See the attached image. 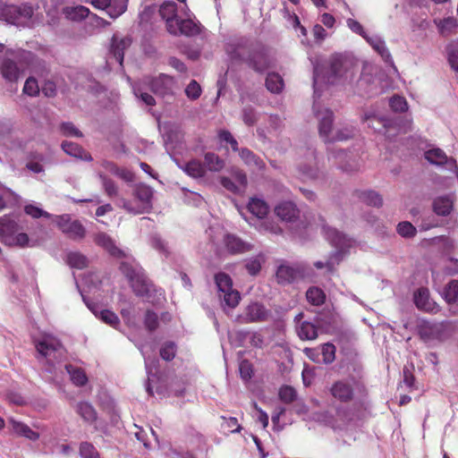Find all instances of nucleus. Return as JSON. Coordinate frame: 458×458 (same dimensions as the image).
Wrapping results in <instances>:
<instances>
[{
  "label": "nucleus",
  "mask_w": 458,
  "mask_h": 458,
  "mask_svg": "<svg viewBox=\"0 0 458 458\" xmlns=\"http://www.w3.org/2000/svg\"><path fill=\"white\" fill-rule=\"evenodd\" d=\"M122 273L128 278L134 293L139 296H146L150 292L151 284L148 281L142 268L137 264L123 261L120 265Z\"/></svg>",
  "instance_id": "obj_7"
},
{
  "label": "nucleus",
  "mask_w": 458,
  "mask_h": 458,
  "mask_svg": "<svg viewBox=\"0 0 458 458\" xmlns=\"http://www.w3.org/2000/svg\"><path fill=\"white\" fill-rule=\"evenodd\" d=\"M67 263L72 267L81 269L87 266V258L79 252H71L67 255Z\"/></svg>",
  "instance_id": "obj_45"
},
{
  "label": "nucleus",
  "mask_w": 458,
  "mask_h": 458,
  "mask_svg": "<svg viewBox=\"0 0 458 458\" xmlns=\"http://www.w3.org/2000/svg\"><path fill=\"white\" fill-rule=\"evenodd\" d=\"M414 302L418 309L437 313L439 310L437 304L430 299L429 292L426 288H420L414 293Z\"/></svg>",
  "instance_id": "obj_16"
},
{
  "label": "nucleus",
  "mask_w": 458,
  "mask_h": 458,
  "mask_svg": "<svg viewBox=\"0 0 458 458\" xmlns=\"http://www.w3.org/2000/svg\"><path fill=\"white\" fill-rule=\"evenodd\" d=\"M148 84L155 94L163 97L173 95L176 88V83L174 78L166 74H160L149 81Z\"/></svg>",
  "instance_id": "obj_14"
},
{
  "label": "nucleus",
  "mask_w": 458,
  "mask_h": 458,
  "mask_svg": "<svg viewBox=\"0 0 458 458\" xmlns=\"http://www.w3.org/2000/svg\"><path fill=\"white\" fill-rule=\"evenodd\" d=\"M265 262V258L262 254L249 259L246 261V269L251 276H256L261 269L262 264Z\"/></svg>",
  "instance_id": "obj_43"
},
{
  "label": "nucleus",
  "mask_w": 458,
  "mask_h": 458,
  "mask_svg": "<svg viewBox=\"0 0 458 458\" xmlns=\"http://www.w3.org/2000/svg\"><path fill=\"white\" fill-rule=\"evenodd\" d=\"M87 306L92 310L97 318L110 327L116 328L120 324L119 318L114 312L109 310H99L96 305H90L89 303H87Z\"/></svg>",
  "instance_id": "obj_24"
},
{
  "label": "nucleus",
  "mask_w": 458,
  "mask_h": 458,
  "mask_svg": "<svg viewBox=\"0 0 458 458\" xmlns=\"http://www.w3.org/2000/svg\"><path fill=\"white\" fill-rule=\"evenodd\" d=\"M357 64L350 57L343 55H335L329 60V68L326 74H322L318 66L314 67L313 87L314 94L319 91L322 83L332 85H345L351 83L357 72Z\"/></svg>",
  "instance_id": "obj_1"
},
{
  "label": "nucleus",
  "mask_w": 458,
  "mask_h": 458,
  "mask_svg": "<svg viewBox=\"0 0 458 458\" xmlns=\"http://www.w3.org/2000/svg\"><path fill=\"white\" fill-rule=\"evenodd\" d=\"M389 105L395 112H404L408 109V104L405 98L400 96L393 97L389 101Z\"/></svg>",
  "instance_id": "obj_54"
},
{
  "label": "nucleus",
  "mask_w": 458,
  "mask_h": 458,
  "mask_svg": "<svg viewBox=\"0 0 458 458\" xmlns=\"http://www.w3.org/2000/svg\"><path fill=\"white\" fill-rule=\"evenodd\" d=\"M56 223L62 232L73 240H81L85 236L83 225L77 220H71L69 215L56 217Z\"/></svg>",
  "instance_id": "obj_13"
},
{
  "label": "nucleus",
  "mask_w": 458,
  "mask_h": 458,
  "mask_svg": "<svg viewBox=\"0 0 458 458\" xmlns=\"http://www.w3.org/2000/svg\"><path fill=\"white\" fill-rule=\"evenodd\" d=\"M169 33L173 35L183 34L186 36H193L199 32L197 23L191 20H179L174 25H170Z\"/></svg>",
  "instance_id": "obj_18"
},
{
  "label": "nucleus",
  "mask_w": 458,
  "mask_h": 458,
  "mask_svg": "<svg viewBox=\"0 0 458 458\" xmlns=\"http://www.w3.org/2000/svg\"><path fill=\"white\" fill-rule=\"evenodd\" d=\"M80 455L81 458H100L96 448L88 442H83L80 445Z\"/></svg>",
  "instance_id": "obj_50"
},
{
  "label": "nucleus",
  "mask_w": 458,
  "mask_h": 458,
  "mask_svg": "<svg viewBox=\"0 0 458 458\" xmlns=\"http://www.w3.org/2000/svg\"><path fill=\"white\" fill-rule=\"evenodd\" d=\"M65 17L71 21H81L88 17L89 14V9L83 5L68 6L63 10Z\"/></svg>",
  "instance_id": "obj_30"
},
{
  "label": "nucleus",
  "mask_w": 458,
  "mask_h": 458,
  "mask_svg": "<svg viewBox=\"0 0 458 458\" xmlns=\"http://www.w3.org/2000/svg\"><path fill=\"white\" fill-rule=\"evenodd\" d=\"M271 61L268 55L263 52H258L252 55L249 64L259 72H263L270 66Z\"/></svg>",
  "instance_id": "obj_29"
},
{
  "label": "nucleus",
  "mask_w": 458,
  "mask_h": 458,
  "mask_svg": "<svg viewBox=\"0 0 458 458\" xmlns=\"http://www.w3.org/2000/svg\"><path fill=\"white\" fill-rule=\"evenodd\" d=\"M322 230L326 239L331 245L338 249V250L333 253L326 262L317 261L314 263V266L318 269L326 268L327 272L331 273L335 270V266L341 260L343 252L351 248L354 242L352 238L337 231L335 228L323 225Z\"/></svg>",
  "instance_id": "obj_4"
},
{
  "label": "nucleus",
  "mask_w": 458,
  "mask_h": 458,
  "mask_svg": "<svg viewBox=\"0 0 458 458\" xmlns=\"http://www.w3.org/2000/svg\"><path fill=\"white\" fill-rule=\"evenodd\" d=\"M297 333L302 340H314L318 337L317 327L308 321H303L298 326Z\"/></svg>",
  "instance_id": "obj_36"
},
{
  "label": "nucleus",
  "mask_w": 458,
  "mask_h": 458,
  "mask_svg": "<svg viewBox=\"0 0 458 458\" xmlns=\"http://www.w3.org/2000/svg\"><path fill=\"white\" fill-rule=\"evenodd\" d=\"M129 0H114L111 9L107 12V14L112 19H116L122 15L127 10Z\"/></svg>",
  "instance_id": "obj_46"
},
{
  "label": "nucleus",
  "mask_w": 458,
  "mask_h": 458,
  "mask_svg": "<svg viewBox=\"0 0 458 458\" xmlns=\"http://www.w3.org/2000/svg\"><path fill=\"white\" fill-rule=\"evenodd\" d=\"M11 429L13 433L18 436L24 437L30 440L35 441L39 437V434L33 431L28 425L10 418L8 420Z\"/></svg>",
  "instance_id": "obj_23"
},
{
  "label": "nucleus",
  "mask_w": 458,
  "mask_h": 458,
  "mask_svg": "<svg viewBox=\"0 0 458 458\" xmlns=\"http://www.w3.org/2000/svg\"><path fill=\"white\" fill-rule=\"evenodd\" d=\"M131 41L129 38H119L114 35L111 43V55L115 61L122 65L123 62V51L130 47Z\"/></svg>",
  "instance_id": "obj_20"
},
{
  "label": "nucleus",
  "mask_w": 458,
  "mask_h": 458,
  "mask_svg": "<svg viewBox=\"0 0 458 458\" xmlns=\"http://www.w3.org/2000/svg\"><path fill=\"white\" fill-rule=\"evenodd\" d=\"M33 14V9L28 4H1L0 19L16 26L26 25Z\"/></svg>",
  "instance_id": "obj_9"
},
{
  "label": "nucleus",
  "mask_w": 458,
  "mask_h": 458,
  "mask_svg": "<svg viewBox=\"0 0 458 458\" xmlns=\"http://www.w3.org/2000/svg\"><path fill=\"white\" fill-rule=\"evenodd\" d=\"M221 184L225 189L227 191L233 192V193H242V191L241 189L237 186V183L234 182L233 178L229 177H222L220 180Z\"/></svg>",
  "instance_id": "obj_64"
},
{
  "label": "nucleus",
  "mask_w": 458,
  "mask_h": 458,
  "mask_svg": "<svg viewBox=\"0 0 458 458\" xmlns=\"http://www.w3.org/2000/svg\"><path fill=\"white\" fill-rule=\"evenodd\" d=\"M177 6L173 1L164 2L159 7V13L162 19L166 22V28L169 31L170 25H174L178 21Z\"/></svg>",
  "instance_id": "obj_22"
},
{
  "label": "nucleus",
  "mask_w": 458,
  "mask_h": 458,
  "mask_svg": "<svg viewBox=\"0 0 458 458\" xmlns=\"http://www.w3.org/2000/svg\"><path fill=\"white\" fill-rule=\"evenodd\" d=\"M434 23L437 27L438 32L444 37L448 36L457 27L456 21L453 17L435 19Z\"/></svg>",
  "instance_id": "obj_40"
},
{
  "label": "nucleus",
  "mask_w": 458,
  "mask_h": 458,
  "mask_svg": "<svg viewBox=\"0 0 458 458\" xmlns=\"http://www.w3.org/2000/svg\"><path fill=\"white\" fill-rule=\"evenodd\" d=\"M313 111L318 122V131L321 138L326 142L343 141L352 138L354 135L352 127L338 128L333 130V112L328 108H324L316 100L313 104Z\"/></svg>",
  "instance_id": "obj_3"
},
{
  "label": "nucleus",
  "mask_w": 458,
  "mask_h": 458,
  "mask_svg": "<svg viewBox=\"0 0 458 458\" xmlns=\"http://www.w3.org/2000/svg\"><path fill=\"white\" fill-rule=\"evenodd\" d=\"M242 120L247 125H253L256 123L257 116L252 107L247 106L243 108Z\"/></svg>",
  "instance_id": "obj_63"
},
{
  "label": "nucleus",
  "mask_w": 458,
  "mask_h": 458,
  "mask_svg": "<svg viewBox=\"0 0 458 458\" xmlns=\"http://www.w3.org/2000/svg\"><path fill=\"white\" fill-rule=\"evenodd\" d=\"M99 178L101 179L106 194L110 197L116 196L118 193V189L115 183L111 179H108L106 176L103 175L101 173H99Z\"/></svg>",
  "instance_id": "obj_52"
},
{
  "label": "nucleus",
  "mask_w": 458,
  "mask_h": 458,
  "mask_svg": "<svg viewBox=\"0 0 458 458\" xmlns=\"http://www.w3.org/2000/svg\"><path fill=\"white\" fill-rule=\"evenodd\" d=\"M176 346L174 343H165L160 349V356L165 360H171L174 358Z\"/></svg>",
  "instance_id": "obj_56"
},
{
  "label": "nucleus",
  "mask_w": 458,
  "mask_h": 458,
  "mask_svg": "<svg viewBox=\"0 0 458 458\" xmlns=\"http://www.w3.org/2000/svg\"><path fill=\"white\" fill-rule=\"evenodd\" d=\"M186 96L192 100H195L199 98L201 94V88L199 84L192 80L185 89Z\"/></svg>",
  "instance_id": "obj_55"
},
{
  "label": "nucleus",
  "mask_w": 458,
  "mask_h": 458,
  "mask_svg": "<svg viewBox=\"0 0 458 458\" xmlns=\"http://www.w3.org/2000/svg\"><path fill=\"white\" fill-rule=\"evenodd\" d=\"M0 241L10 247L30 248L35 245L19 224L10 216L0 218Z\"/></svg>",
  "instance_id": "obj_6"
},
{
  "label": "nucleus",
  "mask_w": 458,
  "mask_h": 458,
  "mask_svg": "<svg viewBox=\"0 0 458 458\" xmlns=\"http://www.w3.org/2000/svg\"><path fill=\"white\" fill-rule=\"evenodd\" d=\"M398 233L406 238L415 235L416 228L410 222H401L397 225Z\"/></svg>",
  "instance_id": "obj_53"
},
{
  "label": "nucleus",
  "mask_w": 458,
  "mask_h": 458,
  "mask_svg": "<svg viewBox=\"0 0 458 458\" xmlns=\"http://www.w3.org/2000/svg\"><path fill=\"white\" fill-rule=\"evenodd\" d=\"M76 412L89 423H93L97 420V412L93 406L87 402H80L75 407Z\"/></svg>",
  "instance_id": "obj_31"
},
{
  "label": "nucleus",
  "mask_w": 458,
  "mask_h": 458,
  "mask_svg": "<svg viewBox=\"0 0 458 458\" xmlns=\"http://www.w3.org/2000/svg\"><path fill=\"white\" fill-rule=\"evenodd\" d=\"M65 369L75 386H82L88 382V377L82 369L69 364L65 366Z\"/></svg>",
  "instance_id": "obj_33"
},
{
  "label": "nucleus",
  "mask_w": 458,
  "mask_h": 458,
  "mask_svg": "<svg viewBox=\"0 0 458 458\" xmlns=\"http://www.w3.org/2000/svg\"><path fill=\"white\" fill-rule=\"evenodd\" d=\"M242 160L250 167L261 170L264 166L263 161L248 148L239 150Z\"/></svg>",
  "instance_id": "obj_32"
},
{
  "label": "nucleus",
  "mask_w": 458,
  "mask_h": 458,
  "mask_svg": "<svg viewBox=\"0 0 458 458\" xmlns=\"http://www.w3.org/2000/svg\"><path fill=\"white\" fill-rule=\"evenodd\" d=\"M60 131L61 133L65 137H82L81 131L72 123L70 122L61 123Z\"/></svg>",
  "instance_id": "obj_48"
},
{
  "label": "nucleus",
  "mask_w": 458,
  "mask_h": 458,
  "mask_svg": "<svg viewBox=\"0 0 458 458\" xmlns=\"http://www.w3.org/2000/svg\"><path fill=\"white\" fill-rule=\"evenodd\" d=\"M95 242L98 245L105 248L113 256H120L123 254V251L115 246L114 241L104 233H98L95 238Z\"/></svg>",
  "instance_id": "obj_34"
},
{
  "label": "nucleus",
  "mask_w": 458,
  "mask_h": 458,
  "mask_svg": "<svg viewBox=\"0 0 458 458\" xmlns=\"http://www.w3.org/2000/svg\"><path fill=\"white\" fill-rule=\"evenodd\" d=\"M361 121L368 124V127L372 128L374 131H380L386 127V120L376 115L375 112L366 111L361 116Z\"/></svg>",
  "instance_id": "obj_28"
},
{
  "label": "nucleus",
  "mask_w": 458,
  "mask_h": 458,
  "mask_svg": "<svg viewBox=\"0 0 458 458\" xmlns=\"http://www.w3.org/2000/svg\"><path fill=\"white\" fill-rule=\"evenodd\" d=\"M276 215L283 221L293 222L299 216V210L291 201H284L275 208Z\"/></svg>",
  "instance_id": "obj_19"
},
{
  "label": "nucleus",
  "mask_w": 458,
  "mask_h": 458,
  "mask_svg": "<svg viewBox=\"0 0 458 458\" xmlns=\"http://www.w3.org/2000/svg\"><path fill=\"white\" fill-rule=\"evenodd\" d=\"M248 210L258 218H264L269 212L267 203L259 198H251L248 203Z\"/></svg>",
  "instance_id": "obj_26"
},
{
  "label": "nucleus",
  "mask_w": 458,
  "mask_h": 458,
  "mask_svg": "<svg viewBox=\"0 0 458 458\" xmlns=\"http://www.w3.org/2000/svg\"><path fill=\"white\" fill-rule=\"evenodd\" d=\"M346 25L353 33L361 36L364 39L367 38L368 33L358 21L349 18L346 20Z\"/></svg>",
  "instance_id": "obj_57"
},
{
  "label": "nucleus",
  "mask_w": 458,
  "mask_h": 458,
  "mask_svg": "<svg viewBox=\"0 0 458 458\" xmlns=\"http://www.w3.org/2000/svg\"><path fill=\"white\" fill-rule=\"evenodd\" d=\"M62 148L70 156L79 157L81 159L91 160V156L76 143L64 141L62 144Z\"/></svg>",
  "instance_id": "obj_35"
},
{
  "label": "nucleus",
  "mask_w": 458,
  "mask_h": 458,
  "mask_svg": "<svg viewBox=\"0 0 458 458\" xmlns=\"http://www.w3.org/2000/svg\"><path fill=\"white\" fill-rule=\"evenodd\" d=\"M354 418V412L351 409L338 408L335 416H327L325 422L334 429L344 430L352 426Z\"/></svg>",
  "instance_id": "obj_12"
},
{
  "label": "nucleus",
  "mask_w": 458,
  "mask_h": 458,
  "mask_svg": "<svg viewBox=\"0 0 458 458\" xmlns=\"http://www.w3.org/2000/svg\"><path fill=\"white\" fill-rule=\"evenodd\" d=\"M34 344L38 353V359L46 360L48 364L47 370L52 373L55 364L60 362L64 357L65 350L64 346L57 338L48 334H44L34 339Z\"/></svg>",
  "instance_id": "obj_5"
},
{
  "label": "nucleus",
  "mask_w": 458,
  "mask_h": 458,
  "mask_svg": "<svg viewBox=\"0 0 458 458\" xmlns=\"http://www.w3.org/2000/svg\"><path fill=\"white\" fill-rule=\"evenodd\" d=\"M365 40L386 61H391V54L386 46V42L378 36H367Z\"/></svg>",
  "instance_id": "obj_27"
},
{
  "label": "nucleus",
  "mask_w": 458,
  "mask_h": 458,
  "mask_svg": "<svg viewBox=\"0 0 458 458\" xmlns=\"http://www.w3.org/2000/svg\"><path fill=\"white\" fill-rule=\"evenodd\" d=\"M178 166L192 178H201L206 174L205 165L197 159H191L185 164H179Z\"/></svg>",
  "instance_id": "obj_25"
},
{
  "label": "nucleus",
  "mask_w": 458,
  "mask_h": 458,
  "mask_svg": "<svg viewBox=\"0 0 458 458\" xmlns=\"http://www.w3.org/2000/svg\"><path fill=\"white\" fill-rule=\"evenodd\" d=\"M1 73L7 81L13 82L18 80L20 72L15 63L5 60L2 64Z\"/></svg>",
  "instance_id": "obj_37"
},
{
  "label": "nucleus",
  "mask_w": 458,
  "mask_h": 458,
  "mask_svg": "<svg viewBox=\"0 0 458 458\" xmlns=\"http://www.w3.org/2000/svg\"><path fill=\"white\" fill-rule=\"evenodd\" d=\"M306 298L310 304L314 306H320L326 301V294L322 289L317 286H312L307 290Z\"/></svg>",
  "instance_id": "obj_41"
},
{
  "label": "nucleus",
  "mask_w": 458,
  "mask_h": 458,
  "mask_svg": "<svg viewBox=\"0 0 458 458\" xmlns=\"http://www.w3.org/2000/svg\"><path fill=\"white\" fill-rule=\"evenodd\" d=\"M269 316L268 311L259 303H252L249 305L243 313L239 317L242 323L265 321Z\"/></svg>",
  "instance_id": "obj_15"
},
{
  "label": "nucleus",
  "mask_w": 458,
  "mask_h": 458,
  "mask_svg": "<svg viewBox=\"0 0 458 458\" xmlns=\"http://www.w3.org/2000/svg\"><path fill=\"white\" fill-rule=\"evenodd\" d=\"M307 267L303 263H297L293 266L282 264L276 270V280L279 284H289L299 278L307 276Z\"/></svg>",
  "instance_id": "obj_11"
},
{
  "label": "nucleus",
  "mask_w": 458,
  "mask_h": 458,
  "mask_svg": "<svg viewBox=\"0 0 458 458\" xmlns=\"http://www.w3.org/2000/svg\"><path fill=\"white\" fill-rule=\"evenodd\" d=\"M279 396L284 403H291L295 399L296 393L293 387L285 386L280 388Z\"/></svg>",
  "instance_id": "obj_59"
},
{
  "label": "nucleus",
  "mask_w": 458,
  "mask_h": 458,
  "mask_svg": "<svg viewBox=\"0 0 458 458\" xmlns=\"http://www.w3.org/2000/svg\"><path fill=\"white\" fill-rule=\"evenodd\" d=\"M284 83L278 73H268L266 79V87L271 93L278 94L284 89Z\"/></svg>",
  "instance_id": "obj_39"
},
{
  "label": "nucleus",
  "mask_w": 458,
  "mask_h": 458,
  "mask_svg": "<svg viewBox=\"0 0 458 458\" xmlns=\"http://www.w3.org/2000/svg\"><path fill=\"white\" fill-rule=\"evenodd\" d=\"M224 422L222 423V428L225 430H227L231 433L238 432L240 430V425L238 423V420L236 418L230 417V418H222Z\"/></svg>",
  "instance_id": "obj_60"
},
{
  "label": "nucleus",
  "mask_w": 458,
  "mask_h": 458,
  "mask_svg": "<svg viewBox=\"0 0 458 458\" xmlns=\"http://www.w3.org/2000/svg\"><path fill=\"white\" fill-rule=\"evenodd\" d=\"M23 92L30 97H35L39 93V86L35 78L30 77L26 80Z\"/></svg>",
  "instance_id": "obj_51"
},
{
  "label": "nucleus",
  "mask_w": 458,
  "mask_h": 458,
  "mask_svg": "<svg viewBox=\"0 0 458 458\" xmlns=\"http://www.w3.org/2000/svg\"><path fill=\"white\" fill-rule=\"evenodd\" d=\"M360 388L359 383L354 379H343L335 382L330 393L336 400L347 403L353 399L354 391Z\"/></svg>",
  "instance_id": "obj_10"
},
{
  "label": "nucleus",
  "mask_w": 458,
  "mask_h": 458,
  "mask_svg": "<svg viewBox=\"0 0 458 458\" xmlns=\"http://www.w3.org/2000/svg\"><path fill=\"white\" fill-rule=\"evenodd\" d=\"M145 326L149 331L157 329L158 326L157 315L152 311L148 310L145 316Z\"/></svg>",
  "instance_id": "obj_62"
},
{
  "label": "nucleus",
  "mask_w": 458,
  "mask_h": 458,
  "mask_svg": "<svg viewBox=\"0 0 458 458\" xmlns=\"http://www.w3.org/2000/svg\"><path fill=\"white\" fill-rule=\"evenodd\" d=\"M133 92H134V95L137 98H140L141 101L144 104H146L147 106H154L155 105L154 98L151 95H149L148 93L144 92L140 86H134Z\"/></svg>",
  "instance_id": "obj_58"
},
{
  "label": "nucleus",
  "mask_w": 458,
  "mask_h": 458,
  "mask_svg": "<svg viewBox=\"0 0 458 458\" xmlns=\"http://www.w3.org/2000/svg\"><path fill=\"white\" fill-rule=\"evenodd\" d=\"M204 165L206 170L219 172L225 166V161L215 153L208 152L204 156Z\"/></svg>",
  "instance_id": "obj_38"
},
{
  "label": "nucleus",
  "mask_w": 458,
  "mask_h": 458,
  "mask_svg": "<svg viewBox=\"0 0 458 458\" xmlns=\"http://www.w3.org/2000/svg\"><path fill=\"white\" fill-rule=\"evenodd\" d=\"M306 162H301L299 165V170L304 179H316L318 177V168L316 163L315 151L310 149L308 151Z\"/></svg>",
  "instance_id": "obj_17"
},
{
  "label": "nucleus",
  "mask_w": 458,
  "mask_h": 458,
  "mask_svg": "<svg viewBox=\"0 0 458 458\" xmlns=\"http://www.w3.org/2000/svg\"><path fill=\"white\" fill-rule=\"evenodd\" d=\"M452 202L446 198H439L434 202V210L437 215L446 216L451 212Z\"/></svg>",
  "instance_id": "obj_44"
},
{
  "label": "nucleus",
  "mask_w": 458,
  "mask_h": 458,
  "mask_svg": "<svg viewBox=\"0 0 458 458\" xmlns=\"http://www.w3.org/2000/svg\"><path fill=\"white\" fill-rule=\"evenodd\" d=\"M226 250L232 254L243 253L250 250V245L234 234H226L224 238Z\"/></svg>",
  "instance_id": "obj_21"
},
{
  "label": "nucleus",
  "mask_w": 458,
  "mask_h": 458,
  "mask_svg": "<svg viewBox=\"0 0 458 458\" xmlns=\"http://www.w3.org/2000/svg\"><path fill=\"white\" fill-rule=\"evenodd\" d=\"M215 282L218 290V296L224 308H235L241 300L240 293L233 288L231 277L225 273H218L215 276Z\"/></svg>",
  "instance_id": "obj_8"
},
{
  "label": "nucleus",
  "mask_w": 458,
  "mask_h": 458,
  "mask_svg": "<svg viewBox=\"0 0 458 458\" xmlns=\"http://www.w3.org/2000/svg\"><path fill=\"white\" fill-rule=\"evenodd\" d=\"M322 361L326 364H330L335 358V347L332 344H325L321 349Z\"/></svg>",
  "instance_id": "obj_49"
},
{
  "label": "nucleus",
  "mask_w": 458,
  "mask_h": 458,
  "mask_svg": "<svg viewBox=\"0 0 458 458\" xmlns=\"http://www.w3.org/2000/svg\"><path fill=\"white\" fill-rule=\"evenodd\" d=\"M232 178L237 186L243 192L247 186V177L246 174L241 172L240 170H233L232 171Z\"/></svg>",
  "instance_id": "obj_61"
},
{
  "label": "nucleus",
  "mask_w": 458,
  "mask_h": 458,
  "mask_svg": "<svg viewBox=\"0 0 458 458\" xmlns=\"http://www.w3.org/2000/svg\"><path fill=\"white\" fill-rule=\"evenodd\" d=\"M154 190L145 184L139 183L133 186L130 199L119 197L115 205L130 215H142L149 213L153 208Z\"/></svg>",
  "instance_id": "obj_2"
},
{
  "label": "nucleus",
  "mask_w": 458,
  "mask_h": 458,
  "mask_svg": "<svg viewBox=\"0 0 458 458\" xmlns=\"http://www.w3.org/2000/svg\"><path fill=\"white\" fill-rule=\"evenodd\" d=\"M443 296L448 303H454L458 298V281L449 282L444 288Z\"/></svg>",
  "instance_id": "obj_42"
},
{
  "label": "nucleus",
  "mask_w": 458,
  "mask_h": 458,
  "mask_svg": "<svg viewBox=\"0 0 458 458\" xmlns=\"http://www.w3.org/2000/svg\"><path fill=\"white\" fill-rule=\"evenodd\" d=\"M360 199L368 205L379 207L382 205V198L378 193L373 191H363L360 194Z\"/></svg>",
  "instance_id": "obj_47"
}]
</instances>
